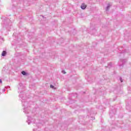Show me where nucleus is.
I'll use <instances>...</instances> for the list:
<instances>
[{
    "instance_id": "f257e3e1",
    "label": "nucleus",
    "mask_w": 131,
    "mask_h": 131,
    "mask_svg": "<svg viewBox=\"0 0 131 131\" xmlns=\"http://www.w3.org/2000/svg\"><path fill=\"white\" fill-rule=\"evenodd\" d=\"M80 8L82 9V10H85V9H86V5H85L84 3H82L80 6Z\"/></svg>"
},
{
    "instance_id": "f03ea898",
    "label": "nucleus",
    "mask_w": 131,
    "mask_h": 131,
    "mask_svg": "<svg viewBox=\"0 0 131 131\" xmlns=\"http://www.w3.org/2000/svg\"><path fill=\"white\" fill-rule=\"evenodd\" d=\"M32 120H33L31 117H29L28 118V124H30V123H32Z\"/></svg>"
},
{
    "instance_id": "7ed1b4c3",
    "label": "nucleus",
    "mask_w": 131,
    "mask_h": 131,
    "mask_svg": "<svg viewBox=\"0 0 131 131\" xmlns=\"http://www.w3.org/2000/svg\"><path fill=\"white\" fill-rule=\"evenodd\" d=\"M110 7H111V5L108 4L106 8V11H108L109 9H110Z\"/></svg>"
},
{
    "instance_id": "20e7f679",
    "label": "nucleus",
    "mask_w": 131,
    "mask_h": 131,
    "mask_svg": "<svg viewBox=\"0 0 131 131\" xmlns=\"http://www.w3.org/2000/svg\"><path fill=\"white\" fill-rule=\"evenodd\" d=\"M6 55H7V52L5 51H4L2 54V56H3V57H5Z\"/></svg>"
},
{
    "instance_id": "39448f33",
    "label": "nucleus",
    "mask_w": 131,
    "mask_h": 131,
    "mask_svg": "<svg viewBox=\"0 0 131 131\" xmlns=\"http://www.w3.org/2000/svg\"><path fill=\"white\" fill-rule=\"evenodd\" d=\"M51 89H52L53 90H56V87L54 86L53 85H50Z\"/></svg>"
},
{
    "instance_id": "423d86ee",
    "label": "nucleus",
    "mask_w": 131,
    "mask_h": 131,
    "mask_svg": "<svg viewBox=\"0 0 131 131\" xmlns=\"http://www.w3.org/2000/svg\"><path fill=\"white\" fill-rule=\"evenodd\" d=\"M21 74H23V75H26V72H25L24 71H23L21 72Z\"/></svg>"
},
{
    "instance_id": "0eeeda50",
    "label": "nucleus",
    "mask_w": 131,
    "mask_h": 131,
    "mask_svg": "<svg viewBox=\"0 0 131 131\" xmlns=\"http://www.w3.org/2000/svg\"><path fill=\"white\" fill-rule=\"evenodd\" d=\"M120 80L121 81V82H122V78H120Z\"/></svg>"
},
{
    "instance_id": "6e6552de",
    "label": "nucleus",
    "mask_w": 131,
    "mask_h": 131,
    "mask_svg": "<svg viewBox=\"0 0 131 131\" xmlns=\"http://www.w3.org/2000/svg\"><path fill=\"white\" fill-rule=\"evenodd\" d=\"M62 73H63V74H65V73H66V72L64 71H63Z\"/></svg>"
},
{
    "instance_id": "1a4fd4ad",
    "label": "nucleus",
    "mask_w": 131,
    "mask_h": 131,
    "mask_svg": "<svg viewBox=\"0 0 131 131\" xmlns=\"http://www.w3.org/2000/svg\"><path fill=\"white\" fill-rule=\"evenodd\" d=\"M2 79H0V83H2Z\"/></svg>"
},
{
    "instance_id": "9d476101",
    "label": "nucleus",
    "mask_w": 131,
    "mask_h": 131,
    "mask_svg": "<svg viewBox=\"0 0 131 131\" xmlns=\"http://www.w3.org/2000/svg\"><path fill=\"white\" fill-rule=\"evenodd\" d=\"M0 95H1V93H0Z\"/></svg>"
}]
</instances>
